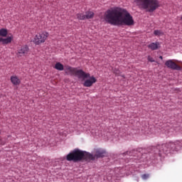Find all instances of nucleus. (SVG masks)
Returning a JSON list of instances; mask_svg holds the SVG:
<instances>
[{
    "label": "nucleus",
    "instance_id": "obj_23",
    "mask_svg": "<svg viewBox=\"0 0 182 182\" xmlns=\"http://www.w3.org/2000/svg\"><path fill=\"white\" fill-rule=\"evenodd\" d=\"M132 153H137V151L133 150V151H132Z\"/></svg>",
    "mask_w": 182,
    "mask_h": 182
},
{
    "label": "nucleus",
    "instance_id": "obj_22",
    "mask_svg": "<svg viewBox=\"0 0 182 182\" xmlns=\"http://www.w3.org/2000/svg\"><path fill=\"white\" fill-rule=\"evenodd\" d=\"M131 154H132V152H129V151H127V152H126V154H129V156H132Z\"/></svg>",
    "mask_w": 182,
    "mask_h": 182
},
{
    "label": "nucleus",
    "instance_id": "obj_4",
    "mask_svg": "<svg viewBox=\"0 0 182 182\" xmlns=\"http://www.w3.org/2000/svg\"><path fill=\"white\" fill-rule=\"evenodd\" d=\"M139 8L144 9L146 12H154L160 6V2L158 0H134Z\"/></svg>",
    "mask_w": 182,
    "mask_h": 182
},
{
    "label": "nucleus",
    "instance_id": "obj_8",
    "mask_svg": "<svg viewBox=\"0 0 182 182\" xmlns=\"http://www.w3.org/2000/svg\"><path fill=\"white\" fill-rule=\"evenodd\" d=\"M166 66L169 68V69H173V70H181V67L174 62V60H168L165 63Z\"/></svg>",
    "mask_w": 182,
    "mask_h": 182
},
{
    "label": "nucleus",
    "instance_id": "obj_19",
    "mask_svg": "<svg viewBox=\"0 0 182 182\" xmlns=\"http://www.w3.org/2000/svg\"><path fill=\"white\" fill-rule=\"evenodd\" d=\"M149 177H150V175H149V174H143V175H141V178L143 180H147V178H149Z\"/></svg>",
    "mask_w": 182,
    "mask_h": 182
},
{
    "label": "nucleus",
    "instance_id": "obj_9",
    "mask_svg": "<svg viewBox=\"0 0 182 182\" xmlns=\"http://www.w3.org/2000/svg\"><path fill=\"white\" fill-rule=\"evenodd\" d=\"M88 77H90V79L86 80L83 83V86H85V87H91V86H93L94 83H96V82H97L96 77L93 76L90 77V75Z\"/></svg>",
    "mask_w": 182,
    "mask_h": 182
},
{
    "label": "nucleus",
    "instance_id": "obj_10",
    "mask_svg": "<svg viewBox=\"0 0 182 182\" xmlns=\"http://www.w3.org/2000/svg\"><path fill=\"white\" fill-rule=\"evenodd\" d=\"M105 154H106V151L103 149H97L95 151V154L92 155V156L94 157V160H95V159H100V157H105Z\"/></svg>",
    "mask_w": 182,
    "mask_h": 182
},
{
    "label": "nucleus",
    "instance_id": "obj_15",
    "mask_svg": "<svg viewBox=\"0 0 182 182\" xmlns=\"http://www.w3.org/2000/svg\"><path fill=\"white\" fill-rule=\"evenodd\" d=\"M95 16V13L93 11H87L85 13V19H92Z\"/></svg>",
    "mask_w": 182,
    "mask_h": 182
},
{
    "label": "nucleus",
    "instance_id": "obj_3",
    "mask_svg": "<svg viewBox=\"0 0 182 182\" xmlns=\"http://www.w3.org/2000/svg\"><path fill=\"white\" fill-rule=\"evenodd\" d=\"M181 146V142L178 141L158 145L156 147H154V150L156 154H159L160 157H162L163 154H169V153H173L174 150H178Z\"/></svg>",
    "mask_w": 182,
    "mask_h": 182
},
{
    "label": "nucleus",
    "instance_id": "obj_14",
    "mask_svg": "<svg viewBox=\"0 0 182 182\" xmlns=\"http://www.w3.org/2000/svg\"><path fill=\"white\" fill-rule=\"evenodd\" d=\"M0 36L6 38V36H8V30H6V28L0 29Z\"/></svg>",
    "mask_w": 182,
    "mask_h": 182
},
{
    "label": "nucleus",
    "instance_id": "obj_21",
    "mask_svg": "<svg viewBox=\"0 0 182 182\" xmlns=\"http://www.w3.org/2000/svg\"><path fill=\"white\" fill-rule=\"evenodd\" d=\"M114 75H120V70H119L118 69H114Z\"/></svg>",
    "mask_w": 182,
    "mask_h": 182
},
{
    "label": "nucleus",
    "instance_id": "obj_6",
    "mask_svg": "<svg viewBox=\"0 0 182 182\" xmlns=\"http://www.w3.org/2000/svg\"><path fill=\"white\" fill-rule=\"evenodd\" d=\"M48 36L49 33L48 32L39 33L34 37L33 42L35 45H41V43H45Z\"/></svg>",
    "mask_w": 182,
    "mask_h": 182
},
{
    "label": "nucleus",
    "instance_id": "obj_1",
    "mask_svg": "<svg viewBox=\"0 0 182 182\" xmlns=\"http://www.w3.org/2000/svg\"><path fill=\"white\" fill-rule=\"evenodd\" d=\"M104 19L110 25L114 26H133L134 19L127 10L122 8H114L107 10L105 15Z\"/></svg>",
    "mask_w": 182,
    "mask_h": 182
},
{
    "label": "nucleus",
    "instance_id": "obj_12",
    "mask_svg": "<svg viewBox=\"0 0 182 182\" xmlns=\"http://www.w3.org/2000/svg\"><path fill=\"white\" fill-rule=\"evenodd\" d=\"M14 40V36L11 35V36L7 37L6 38H0V42L2 43L3 45H8L12 42Z\"/></svg>",
    "mask_w": 182,
    "mask_h": 182
},
{
    "label": "nucleus",
    "instance_id": "obj_16",
    "mask_svg": "<svg viewBox=\"0 0 182 182\" xmlns=\"http://www.w3.org/2000/svg\"><path fill=\"white\" fill-rule=\"evenodd\" d=\"M55 69H56L57 70H63V64L60 63H56L55 65Z\"/></svg>",
    "mask_w": 182,
    "mask_h": 182
},
{
    "label": "nucleus",
    "instance_id": "obj_11",
    "mask_svg": "<svg viewBox=\"0 0 182 182\" xmlns=\"http://www.w3.org/2000/svg\"><path fill=\"white\" fill-rule=\"evenodd\" d=\"M10 80L14 86H19V85H21V80L16 75H12Z\"/></svg>",
    "mask_w": 182,
    "mask_h": 182
},
{
    "label": "nucleus",
    "instance_id": "obj_18",
    "mask_svg": "<svg viewBox=\"0 0 182 182\" xmlns=\"http://www.w3.org/2000/svg\"><path fill=\"white\" fill-rule=\"evenodd\" d=\"M154 35H155V36H161L164 35V33L160 30H155L154 31Z\"/></svg>",
    "mask_w": 182,
    "mask_h": 182
},
{
    "label": "nucleus",
    "instance_id": "obj_17",
    "mask_svg": "<svg viewBox=\"0 0 182 182\" xmlns=\"http://www.w3.org/2000/svg\"><path fill=\"white\" fill-rule=\"evenodd\" d=\"M77 19H80V21H85V19H86V16L83 14H77Z\"/></svg>",
    "mask_w": 182,
    "mask_h": 182
},
{
    "label": "nucleus",
    "instance_id": "obj_7",
    "mask_svg": "<svg viewBox=\"0 0 182 182\" xmlns=\"http://www.w3.org/2000/svg\"><path fill=\"white\" fill-rule=\"evenodd\" d=\"M29 52V47L27 45L21 46L17 48L16 55L17 58H21V56H26Z\"/></svg>",
    "mask_w": 182,
    "mask_h": 182
},
{
    "label": "nucleus",
    "instance_id": "obj_5",
    "mask_svg": "<svg viewBox=\"0 0 182 182\" xmlns=\"http://www.w3.org/2000/svg\"><path fill=\"white\" fill-rule=\"evenodd\" d=\"M65 72L67 75L77 76L78 79H82V80L90 77V74L85 73L82 70H77V68H72L69 65L65 67Z\"/></svg>",
    "mask_w": 182,
    "mask_h": 182
},
{
    "label": "nucleus",
    "instance_id": "obj_24",
    "mask_svg": "<svg viewBox=\"0 0 182 182\" xmlns=\"http://www.w3.org/2000/svg\"><path fill=\"white\" fill-rule=\"evenodd\" d=\"M159 59H161V60H163V56H159Z\"/></svg>",
    "mask_w": 182,
    "mask_h": 182
},
{
    "label": "nucleus",
    "instance_id": "obj_13",
    "mask_svg": "<svg viewBox=\"0 0 182 182\" xmlns=\"http://www.w3.org/2000/svg\"><path fill=\"white\" fill-rule=\"evenodd\" d=\"M148 48L149 49H151V50H157V49L160 48V43H151L149 45H148Z\"/></svg>",
    "mask_w": 182,
    "mask_h": 182
},
{
    "label": "nucleus",
    "instance_id": "obj_2",
    "mask_svg": "<svg viewBox=\"0 0 182 182\" xmlns=\"http://www.w3.org/2000/svg\"><path fill=\"white\" fill-rule=\"evenodd\" d=\"M66 160L68 161H73L74 163L82 161V160L91 161V160H95V156L89 152L75 149L67 155Z\"/></svg>",
    "mask_w": 182,
    "mask_h": 182
},
{
    "label": "nucleus",
    "instance_id": "obj_20",
    "mask_svg": "<svg viewBox=\"0 0 182 182\" xmlns=\"http://www.w3.org/2000/svg\"><path fill=\"white\" fill-rule=\"evenodd\" d=\"M148 60H149V62H151V63H153V62H155L154 58H153L150 55L148 56Z\"/></svg>",
    "mask_w": 182,
    "mask_h": 182
}]
</instances>
